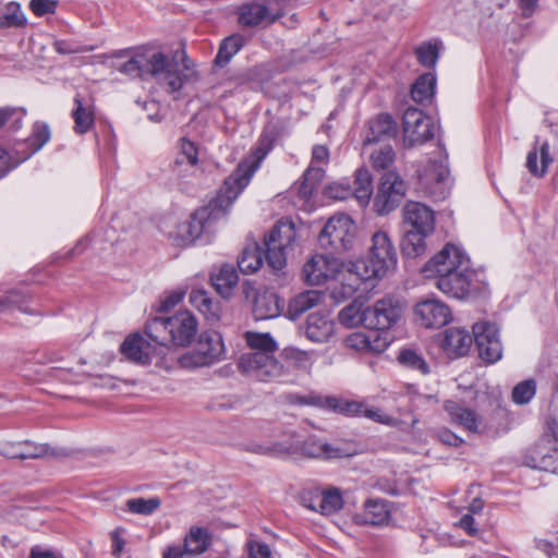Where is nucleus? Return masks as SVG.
<instances>
[{
	"instance_id": "obj_1",
	"label": "nucleus",
	"mask_w": 558,
	"mask_h": 558,
	"mask_svg": "<svg viewBox=\"0 0 558 558\" xmlns=\"http://www.w3.org/2000/svg\"><path fill=\"white\" fill-rule=\"evenodd\" d=\"M274 140V135L265 131L252 154L225 180L217 197L208 206L196 209L189 219L178 223L175 229L169 232V236L180 245H190L202 234L209 232L213 225L228 213L232 203L247 186L254 172L271 150Z\"/></svg>"
},
{
	"instance_id": "obj_2",
	"label": "nucleus",
	"mask_w": 558,
	"mask_h": 558,
	"mask_svg": "<svg viewBox=\"0 0 558 558\" xmlns=\"http://www.w3.org/2000/svg\"><path fill=\"white\" fill-rule=\"evenodd\" d=\"M117 69L132 78H154L169 93L179 92L194 74L193 63L184 51L170 58L161 51L142 49Z\"/></svg>"
},
{
	"instance_id": "obj_3",
	"label": "nucleus",
	"mask_w": 558,
	"mask_h": 558,
	"mask_svg": "<svg viewBox=\"0 0 558 558\" xmlns=\"http://www.w3.org/2000/svg\"><path fill=\"white\" fill-rule=\"evenodd\" d=\"M244 338L252 352L240 356L239 368L260 381L280 380L284 367L274 355L278 351V343L271 335L269 332L246 331Z\"/></svg>"
},
{
	"instance_id": "obj_4",
	"label": "nucleus",
	"mask_w": 558,
	"mask_h": 558,
	"mask_svg": "<svg viewBox=\"0 0 558 558\" xmlns=\"http://www.w3.org/2000/svg\"><path fill=\"white\" fill-rule=\"evenodd\" d=\"M397 260V251L388 233L379 230L372 235L367 256L356 260V268L366 277L380 279L395 270Z\"/></svg>"
},
{
	"instance_id": "obj_5",
	"label": "nucleus",
	"mask_w": 558,
	"mask_h": 558,
	"mask_svg": "<svg viewBox=\"0 0 558 558\" xmlns=\"http://www.w3.org/2000/svg\"><path fill=\"white\" fill-rule=\"evenodd\" d=\"M296 239L295 226L290 220H280L264 239L265 260L274 270H281L287 263V254Z\"/></svg>"
},
{
	"instance_id": "obj_6",
	"label": "nucleus",
	"mask_w": 558,
	"mask_h": 558,
	"mask_svg": "<svg viewBox=\"0 0 558 558\" xmlns=\"http://www.w3.org/2000/svg\"><path fill=\"white\" fill-rule=\"evenodd\" d=\"M356 227L354 221L344 214L332 216L318 235L322 247L333 252L349 250L355 238Z\"/></svg>"
},
{
	"instance_id": "obj_7",
	"label": "nucleus",
	"mask_w": 558,
	"mask_h": 558,
	"mask_svg": "<svg viewBox=\"0 0 558 558\" xmlns=\"http://www.w3.org/2000/svg\"><path fill=\"white\" fill-rule=\"evenodd\" d=\"M407 193V184L396 171H386L374 197V210L387 215L396 209Z\"/></svg>"
},
{
	"instance_id": "obj_8",
	"label": "nucleus",
	"mask_w": 558,
	"mask_h": 558,
	"mask_svg": "<svg viewBox=\"0 0 558 558\" xmlns=\"http://www.w3.org/2000/svg\"><path fill=\"white\" fill-rule=\"evenodd\" d=\"M466 264L469 257L464 251L456 244L448 243L424 265L422 272L426 278H434L437 281Z\"/></svg>"
},
{
	"instance_id": "obj_9",
	"label": "nucleus",
	"mask_w": 558,
	"mask_h": 558,
	"mask_svg": "<svg viewBox=\"0 0 558 558\" xmlns=\"http://www.w3.org/2000/svg\"><path fill=\"white\" fill-rule=\"evenodd\" d=\"M403 315L402 303L393 298H384L365 307L364 326L375 330H388Z\"/></svg>"
},
{
	"instance_id": "obj_10",
	"label": "nucleus",
	"mask_w": 558,
	"mask_h": 558,
	"mask_svg": "<svg viewBox=\"0 0 558 558\" xmlns=\"http://www.w3.org/2000/svg\"><path fill=\"white\" fill-rule=\"evenodd\" d=\"M402 120L405 147L422 145L434 137L433 121L422 110L410 107L404 111Z\"/></svg>"
},
{
	"instance_id": "obj_11",
	"label": "nucleus",
	"mask_w": 558,
	"mask_h": 558,
	"mask_svg": "<svg viewBox=\"0 0 558 558\" xmlns=\"http://www.w3.org/2000/svg\"><path fill=\"white\" fill-rule=\"evenodd\" d=\"M475 274L470 269L469 264L463 265L447 276L439 278L435 284L445 294L456 299H465L480 291L474 280Z\"/></svg>"
},
{
	"instance_id": "obj_12",
	"label": "nucleus",
	"mask_w": 558,
	"mask_h": 558,
	"mask_svg": "<svg viewBox=\"0 0 558 558\" xmlns=\"http://www.w3.org/2000/svg\"><path fill=\"white\" fill-rule=\"evenodd\" d=\"M287 442L295 446V451L290 456L302 454L314 459H336L351 456L345 448L329 444L317 436H310L300 442L293 433H288Z\"/></svg>"
},
{
	"instance_id": "obj_13",
	"label": "nucleus",
	"mask_w": 558,
	"mask_h": 558,
	"mask_svg": "<svg viewBox=\"0 0 558 558\" xmlns=\"http://www.w3.org/2000/svg\"><path fill=\"white\" fill-rule=\"evenodd\" d=\"M472 330L480 357L487 363L499 361L502 345L497 326L489 322H478L473 325Z\"/></svg>"
},
{
	"instance_id": "obj_14",
	"label": "nucleus",
	"mask_w": 558,
	"mask_h": 558,
	"mask_svg": "<svg viewBox=\"0 0 558 558\" xmlns=\"http://www.w3.org/2000/svg\"><path fill=\"white\" fill-rule=\"evenodd\" d=\"M526 465L546 472H558V438L554 435H544L527 451Z\"/></svg>"
},
{
	"instance_id": "obj_15",
	"label": "nucleus",
	"mask_w": 558,
	"mask_h": 558,
	"mask_svg": "<svg viewBox=\"0 0 558 558\" xmlns=\"http://www.w3.org/2000/svg\"><path fill=\"white\" fill-rule=\"evenodd\" d=\"M420 181L425 191L436 201L445 199L451 189L449 169L442 161H430L420 173Z\"/></svg>"
},
{
	"instance_id": "obj_16",
	"label": "nucleus",
	"mask_w": 558,
	"mask_h": 558,
	"mask_svg": "<svg viewBox=\"0 0 558 558\" xmlns=\"http://www.w3.org/2000/svg\"><path fill=\"white\" fill-rule=\"evenodd\" d=\"M342 264L331 255H314L303 267V276L311 284H322L340 272Z\"/></svg>"
},
{
	"instance_id": "obj_17",
	"label": "nucleus",
	"mask_w": 558,
	"mask_h": 558,
	"mask_svg": "<svg viewBox=\"0 0 558 558\" xmlns=\"http://www.w3.org/2000/svg\"><path fill=\"white\" fill-rule=\"evenodd\" d=\"M414 313L420 324L426 328H440L451 319L450 308L436 299L422 300L415 305Z\"/></svg>"
},
{
	"instance_id": "obj_18",
	"label": "nucleus",
	"mask_w": 558,
	"mask_h": 558,
	"mask_svg": "<svg viewBox=\"0 0 558 558\" xmlns=\"http://www.w3.org/2000/svg\"><path fill=\"white\" fill-rule=\"evenodd\" d=\"M403 221L410 231L421 234H430L435 228L434 211L426 205L417 202H409L403 208Z\"/></svg>"
},
{
	"instance_id": "obj_19",
	"label": "nucleus",
	"mask_w": 558,
	"mask_h": 558,
	"mask_svg": "<svg viewBox=\"0 0 558 558\" xmlns=\"http://www.w3.org/2000/svg\"><path fill=\"white\" fill-rule=\"evenodd\" d=\"M340 279L331 288V298L337 302L343 301L351 298L359 289L362 282L371 279H377L376 277H366L362 275V270L356 268V260L351 265L341 270L338 274Z\"/></svg>"
},
{
	"instance_id": "obj_20",
	"label": "nucleus",
	"mask_w": 558,
	"mask_h": 558,
	"mask_svg": "<svg viewBox=\"0 0 558 558\" xmlns=\"http://www.w3.org/2000/svg\"><path fill=\"white\" fill-rule=\"evenodd\" d=\"M171 343L185 347L194 339L198 324L193 314L187 311L178 312L169 317Z\"/></svg>"
},
{
	"instance_id": "obj_21",
	"label": "nucleus",
	"mask_w": 558,
	"mask_h": 558,
	"mask_svg": "<svg viewBox=\"0 0 558 558\" xmlns=\"http://www.w3.org/2000/svg\"><path fill=\"white\" fill-rule=\"evenodd\" d=\"M238 22L242 27H265L275 23L278 14H274L262 2L252 1L243 3L238 8Z\"/></svg>"
},
{
	"instance_id": "obj_22",
	"label": "nucleus",
	"mask_w": 558,
	"mask_h": 558,
	"mask_svg": "<svg viewBox=\"0 0 558 558\" xmlns=\"http://www.w3.org/2000/svg\"><path fill=\"white\" fill-rule=\"evenodd\" d=\"M122 354L136 364L147 365L154 356H160L157 348L140 335L129 336L121 344Z\"/></svg>"
},
{
	"instance_id": "obj_23",
	"label": "nucleus",
	"mask_w": 558,
	"mask_h": 558,
	"mask_svg": "<svg viewBox=\"0 0 558 558\" xmlns=\"http://www.w3.org/2000/svg\"><path fill=\"white\" fill-rule=\"evenodd\" d=\"M553 162L554 157L550 154L549 143L542 141L538 136L535 137L533 147L526 156L525 166L529 172L536 178H543Z\"/></svg>"
},
{
	"instance_id": "obj_24",
	"label": "nucleus",
	"mask_w": 558,
	"mask_h": 558,
	"mask_svg": "<svg viewBox=\"0 0 558 558\" xmlns=\"http://www.w3.org/2000/svg\"><path fill=\"white\" fill-rule=\"evenodd\" d=\"M444 409L453 423L466 430L471 433H482L484 430L482 417L464 404L448 400L444 403Z\"/></svg>"
},
{
	"instance_id": "obj_25",
	"label": "nucleus",
	"mask_w": 558,
	"mask_h": 558,
	"mask_svg": "<svg viewBox=\"0 0 558 558\" xmlns=\"http://www.w3.org/2000/svg\"><path fill=\"white\" fill-rule=\"evenodd\" d=\"M148 341L157 348L158 354L165 355L168 344L171 343L169 317H154L145 326Z\"/></svg>"
},
{
	"instance_id": "obj_26",
	"label": "nucleus",
	"mask_w": 558,
	"mask_h": 558,
	"mask_svg": "<svg viewBox=\"0 0 558 558\" xmlns=\"http://www.w3.org/2000/svg\"><path fill=\"white\" fill-rule=\"evenodd\" d=\"M345 344L348 348L361 352L380 353L385 351L389 344L386 337H381L378 332L368 333L354 332L347 337Z\"/></svg>"
},
{
	"instance_id": "obj_27",
	"label": "nucleus",
	"mask_w": 558,
	"mask_h": 558,
	"mask_svg": "<svg viewBox=\"0 0 558 558\" xmlns=\"http://www.w3.org/2000/svg\"><path fill=\"white\" fill-rule=\"evenodd\" d=\"M245 451L266 456L271 458H281L290 456L291 452L295 451V446L287 442V434L283 439L274 441H256L252 440L243 445Z\"/></svg>"
},
{
	"instance_id": "obj_28",
	"label": "nucleus",
	"mask_w": 558,
	"mask_h": 558,
	"mask_svg": "<svg viewBox=\"0 0 558 558\" xmlns=\"http://www.w3.org/2000/svg\"><path fill=\"white\" fill-rule=\"evenodd\" d=\"M397 123L390 114L381 113L369 120L364 144H373L395 137Z\"/></svg>"
},
{
	"instance_id": "obj_29",
	"label": "nucleus",
	"mask_w": 558,
	"mask_h": 558,
	"mask_svg": "<svg viewBox=\"0 0 558 558\" xmlns=\"http://www.w3.org/2000/svg\"><path fill=\"white\" fill-rule=\"evenodd\" d=\"M281 310L280 299L271 291L258 292L254 298L253 315L256 320L278 317Z\"/></svg>"
},
{
	"instance_id": "obj_30",
	"label": "nucleus",
	"mask_w": 558,
	"mask_h": 558,
	"mask_svg": "<svg viewBox=\"0 0 558 558\" xmlns=\"http://www.w3.org/2000/svg\"><path fill=\"white\" fill-rule=\"evenodd\" d=\"M361 523L369 525H383L390 518V508L387 500L368 499L365 501L362 513L357 514Z\"/></svg>"
},
{
	"instance_id": "obj_31",
	"label": "nucleus",
	"mask_w": 558,
	"mask_h": 558,
	"mask_svg": "<svg viewBox=\"0 0 558 558\" xmlns=\"http://www.w3.org/2000/svg\"><path fill=\"white\" fill-rule=\"evenodd\" d=\"M472 341V336L465 329L452 327L445 332L442 348L449 354L461 356L469 352Z\"/></svg>"
},
{
	"instance_id": "obj_32",
	"label": "nucleus",
	"mask_w": 558,
	"mask_h": 558,
	"mask_svg": "<svg viewBox=\"0 0 558 558\" xmlns=\"http://www.w3.org/2000/svg\"><path fill=\"white\" fill-rule=\"evenodd\" d=\"M74 108L72 110V119L74 120V132L76 134L87 133L95 124V112L90 104L83 100L80 95L73 99Z\"/></svg>"
},
{
	"instance_id": "obj_33",
	"label": "nucleus",
	"mask_w": 558,
	"mask_h": 558,
	"mask_svg": "<svg viewBox=\"0 0 558 558\" xmlns=\"http://www.w3.org/2000/svg\"><path fill=\"white\" fill-rule=\"evenodd\" d=\"M333 333V323L319 313L307 317L305 335L313 342H326Z\"/></svg>"
},
{
	"instance_id": "obj_34",
	"label": "nucleus",
	"mask_w": 558,
	"mask_h": 558,
	"mask_svg": "<svg viewBox=\"0 0 558 558\" xmlns=\"http://www.w3.org/2000/svg\"><path fill=\"white\" fill-rule=\"evenodd\" d=\"M197 163L198 151L196 145L186 138H182L173 163V171L178 175H183L189 169H194Z\"/></svg>"
},
{
	"instance_id": "obj_35",
	"label": "nucleus",
	"mask_w": 558,
	"mask_h": 558,
	"mask_svg": "<svg viewBox=\"0 0 558 558\" xmlns=\"http://www.w3.org/2000/svg\"><path fill=\"white\" fill-rule=\"evenodd\" d=\"M196 350L206 355H213L211 364L219 362L225 354L222 337L218 331L208 330L201 333Z\"/></svg>"
},
{
	"instance_id": "obj_36",
	"label": "nucleus",
	"mask_w": 558,
	"mask_h": 558,
	"mask_svg": "<svg viewBox=\"0 0 558 558\" xmlns=\"http://www.w3.org/2000/svg\"><path fill=\"white\" fill-rule=\"evenodd\" d=\"M324 298V294L317 290H310L298 294L293 298L288 306V316L291 319L299 318L306 311L318 305Z\"/></svg>"
},
{
	"instance_id": "obj_37",
	"label": "nucleus",
	"mask_w": 558,
	"mask_h": 558,
	"mask_svg": "<svg viewBox=\"0 0 558 558\" xmlns=\"http://www.w3.org/2000/svg\"><path fill=\"white\" fill-rule=\"evenodd\" d=\"M284 373L279 381L284 380L290 375L291 368L307 369L313 364V353L308 351H302L296 348L286 349L282 353Z\"/></svg>"
},
{
	"instance_id": "obj_38",
	"label": "nucleus",
	"mask_w": 558,
	"mask_h": 558,
	"mask_svg": "<svg viewBox=\"0 0 558 558\" xmlns=\"http://www.w3.org/2000/svg\"><path fill=\"white\" fill-rule=\"evenodd\" d=\"M211 536L207 529L192 526L184 537V550L187 555H199L208 549Z\"/></svg>"
},
{
	"instance_id": "obj_39",
	"label": "nucleus",
	"mask_w": 558,
	"mask_h": 558,
	"mask_svg": "<svg viewBox=\"0 0 558 558\" xmlns=\"http://www.w3.org/2000/svg\"><path fill=\"white\" fill-rule=\"evenodd\" d=\"M266 250L254 243L246 246L238 258V267L243 274H253L257 271L264 262Z\"/></svg>"
},
{
	"instance_id": "obj_40",
	"label": "nucleus",
	"mask_w": 558,
	"mask_h": 558,
	"mask_svg": "<svg viewBox=\"0 0 558 558\" xmlns=\"http://www.w3.org/2000/svg\"><path fill=\"white\" fill-rule=\"evenodd\" d=\"M211 282L216 291L223 298L231 294L238 283V274L233 266L223 265L217 274L211 275Z\"/></svg>"
},
{
	"instance_id": "obj_41",
	"label": "nucleus",
	"mask_w": 558,
	"mask_h": 558,
	"mask_svg": "<svg viewBox=\"0 0 558 558\" xmlns=\"http://www.w3.org/2000/svg\"><path fill=\"white\" fill-rule=\"evenodd\" d=\"M436 77L432 73H425L417 77L411 88V97L415 102L429 101L435 93Z\"/></svg>"
},
{
	"instance_id": "obj_42",
	"label": "nucleus",
	"mask_w": 558,
	"mask_h": 558,
	"mask_svg": "<svg viewBox=\"0 0 558 558\" xmlns=\"http://www.w3.org/2000/svg\"><path fill=\"white\" fill-rule=\"evenodd\" d=\"M352 194L362 206L368 204L373 194V179L367 169L360 168L355 171L354 189Z\"/></svg>"
},
{
	"instance_id": "obj_43",
	"label": "nucleus",
	"mask_w": 558,
	"mask_h": 558,
	"mask_svg": "<svg viewBox=\"0 0 558 558\" xmlns=\"http://www.w3.org/2000/svg\"><path fill=\"white\" fill-rule=\"evenodd\" d=\"M244 45V37L240 34H233L222 40L215 62L219 66H225L230 62Z\"/></svg>"
},
{
	"instance_id": "obj_44",
	"label": "nucleus",
	"mask_w": 558,
	"mask_h": 558,
	"mask_svg": "<svg viewBox=\"0 0 558 558\" xmlns=\"http://www.w3.org/2000/svg\"><path fill=\"white\" fill-rule=\"evenodd\" d=\"M189 299L190 303L208 319H218V304L213 302L207 291L194 289L191 291Z\"/></svg>"
},
{
	"instance_id": "obj_45",
	"label": "nucleus",
	"mask_w": 558,
	"mask_h": 558,
	"mask_svg": "<svg viewBox=\"0 0 558 558\" xmlns=\"http://www.w3.org/2000/svg\"><path fill=\"white\" fill-rule=\"evenodd\" d=\"M365 308L363 303L353 301L345 307H343L339 314L338 319L344 327L353 328L360 325L364 326Z\"/></svg>"
},
{
	"instance_id": "obj_46",
	"label": "nucleus",
	"mask_w": 558,
	"mask_h": 558,
	"mask_svg": "<svg viewBox=\"0 0 558 558\" xmlns=\"http://www.w3.org/2000/svg\"><path fill=\"white\" fill-rule=\"evenodd\" d=\"M398 361L401 365L412 371H416L422 375L429 374V365L425 359L415 350L403 349L398 355Z\"/></svg>"
},
{
	"instance_id": "obj_47",
	"label": "nucleus",
	"mask_w": 558,
	"mask_h": 558,
	"mask_svg": "<svg viewBox=\"0 0 558 558\" xmlns=\"http://www.w3.org/2000/svg\"><path fill=\"white\" fill-rule=\"evenodd\" d=\"M342 505L343 499L339 489L329 488L322 492L318 508L323 514H332L340 510Z\"/></svg>"
},
{
	"instance_id": "obj_48",
	"label": "nucleus",
	"mask_w": 558,
	"mask_h": 558,
	"mask_svg": "<svg viewBox=\"0 0 558 558\" xmlns=\"http://www.w3.org/2000/svg\"><path fill=\"white\" fill-rule=\"evenodd\" d=\"M325 402L328 409L344 415L361 416L363 412V403L361 402L348 401L336 397H328Z\"/></svg>"
},
{
	"instance_id": "obj_49",
	"label": "nucleus",
	"mask_w": 558,
	"mask_h": 558,
	"mask_svg": "<svg viewBox=\"0 0 558 558\" xmlns=\"http://www.w3.org/2000/svg\"><path fill=\"white\" fill-rule=\"evenodd\" d=\"M26 24L21 5L17 2H9L4 9L3 15L0 16V27H21Z\"/></svg>"
},
{
	"instance_id": "obj_50",
	"label": "nucleus",
	"mask_w": 558,
	"mask_h": 558,
	"mask_svg": "<svg viewBox=\"0 0 558 558\" xmlns=\"http://www.w3.org/2000/svg\"><path fill=\"white\" fill-rule=\"evenodd\" d=\"M428 234H421L417 231L407 230L402 243V251L408 256H418L425 250V238Z\"/></svg>"
},
{
	"instance_id": "obj_51",
	"label": "nucleus",
	"mask_w": 558,
	"mask_h": 558,
	"mask_svg": "<svg viewBox=\"0 0 558 558\" xmlns=\"http://www.w3.org/2000/svg\"><path fill=\"white\" fill-rule=\"evenodd\" d=\"M395 150L390 145H384L377 149H375L371 154L372 166L376 170H387L390 171L389 168L395 162Z\"/></svg>"
},
{
	"instance_id": "obj_52",
	"label": "nucleus",
	"mask_w": 558,
	"mask_h": 558,
	"mask_svg": "<svg viewBox=\"0 0 558 558\" xmlns=\"http://www.w3.org/2000/svg\"><path fill=\"white\" fill-rule=\"evenodd\" d=\"M160 507L159 498H132L126 501V508L132 513L149 515Z\"/></svg>"
},
{
	"instance_id": "obj_53",
	"label": "nucleus",
	"mask_w": 558,
	"mask_h": 558,
	"mask_svg": "<svg viewBox=\"0 0 558 558\" xmlns=\"http://www.w3.org/2000/svg\"><path fill=\"white\" fill-rule=\"evenodd\" d=\"M536 384L533 379L519 383L512 390V400L517 404L529 403L535 396Z\"/></svg>"
},
{
	"instance_id": "obj_54",
	"label": "nucleus",
	"mask_w": 558,
	"mask_h": 558,
	"mask_svg": "<svg viewBox=\"0 0 558 558\" xmlns=\"http://www.w3.org/2000/svg\"><path fill=\"white\" fill-rule=\"evenodd\" d=\"M213 355L199 353L196 349L186 352L180 357L181 366L185 368H197L211 365Z\"/></svg>"
},
{
	"instance_id": "obj_55",
	"label": "nucleus",
	"mask_w": 558,
	"mask_h": 558,
	"mask_svg": "<svg viewBox=\"0 0 558 558\" xmlns=\"http://www.w3.org/2000/svg\"><path fill=\"white\" fill-rule=\"evenodd\" d=\"M438 46L437 44H424L415 49V54L418 62L425 66H434L438 60Z\"/></svg>"
},
{
	"instance_id": "obj_56",
	"label": "nucleus",
	"mask_w": 558,
	"mask_h": 558,
	"mask_svg": "<svg viewBox=\"0 0 558 558\" xmlns=\"http://www.w3.org/2000/svg\"><path fill=\"white\" fill-rule=\"evenodd\" d=\"M53 48L59 54H75L90 52L95 49L94 46L80 45L73 40L56 39Z\"/></svg>"
},
{
	"instance_id": "obj_57",
	"label": "nucleus",
	"mask_w": 558,
	"mask_h": 558,
	"mask_svg": "<svg viewBox=\"0 0 558 558\" xmlns=\"http://www.w3.org/2000/svg\"><path fill=\"white\" fill-rule=\"evenodd\" d=\"M22 447V453H32L34 456L27 457V459H39L47 456H54V451L49 448L46 444H34L29 440L20 441Z\"/></svg>"
},
{
	"instance_id": "obj_58",
	"label": "nucleus",
	"mask_w": 558,
	"mask_h": 558,
	"mask_svg": "<svg viewBox=\"0 0 558 558\" xmlns=\"http://www.w3.org/2000/svg\"><path fill=\"white\" fill-rule=\"evenodd\" d=\"M324 169L322 167H317L314 165H311L310 168L304 173V182L302 186V192L306 194L307 192H311L315 184L318 183L323 177H324Z\"/></svg>"
},
{
	"instance_id": "obj_59",
	"label": "nucleus",
	"mask_w": 558,
	"mask_h": 558,
	"mask_svg": "<svg viewBox=\"0 0 558 558\" xmlns=\"http://www.w3.org/2000/svg\"><path fill=\"white\" fill-rule=\"evenodd\" d=\"M20 441L4 442L0 446V454L8 459H20L27 460V457H32V453H22V447Z\"/></svg>"
},
{
	"instance_id": "obj_60",
	"label": "nucleus",
	"mask_w": 558,
	"mask_h": 558,
	"mask_svg": "<svg viewBox=\"0 0 558 558\" xmlns=\"http://www.w3.org/2000/svg\"><path fill=\"white\" fill-rule=\"evenodd\" d=\"M23 303L24 296L20 292L12 290L7 295H0V312L11 307H17L25 312L26 308L23 307Z\"/></svg>"
},
{
	"instance_id": "obj_61",
	"label": "nucleus",
	"mask_w": 558,
	"mask_h": 558,
	"mask_svg": "<svg viewBox=\"0 0 558 558\" xmlns=\"http://www.w3.org/2000/svg\"><path fill=\"white\" fill-rule=\"evenodd\" d=\"M361 416L367 417L374 422H378V423H381V424H385L388 426H392L396 424V418L384 413L380 409L366 408L364 404H363V412H362Z\"/></svg>"
},
{
	"instance_id": "obj_62",
	"label": "nucleus",
	"mask_w": 558,
	"mask_h": 558,
	"mask_svg": "<svg viewBox=\"0 0 558 558\" xmlns=\"http://www.w3.org/2000/svg\"><path fill=\"white\" fill-rule=\"evenodd\" d=\"M57 8V1L54 0H31L29 9L37 16H44L46 14L54 13Z\"/></svg>"
},
{
	"instance_id": "obj_63",
	"label": "nucleus",
	"mask_w": 558,
	"mask_h": 558,
	"mask_svg": "<svg viewBox=\"0 0 558 558\" xmlns=\"http://www.w3.org/2000/svg\"><path fill=\"white\" fill-rule=\"evenodd\" d=\"M248 558H274L270 547L267 544L248 541L246 544Z\"/></svg>"
},
{
	"instance_id": "obj_64",
	"label": "nucleus",
	"mask_w": 558,
	"mask_h": 558,
	"mask_svg": "<svg viewBox=\"0 0 558 558\" xmlns=\"http://www.w3.org/2000/svg\"><path fill=\"white\" fill-rule=\"evenodd\" d=\"M50 140L49 126L45 123H36L33 132V144L36 145L35 150L40 149Z\"/></svg>"
}]
</instances>
